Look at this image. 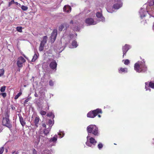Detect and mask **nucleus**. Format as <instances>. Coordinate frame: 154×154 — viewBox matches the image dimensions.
I'll list each match as a JSON object with an SVG mask.
<instances>
[{"mask_svg":"<svg viewBox=\"0 0 154 154\" xmlns=\"http://www.w3.org/2000/svg\"><path fill=\"white\" fill-rule=\"evenodd\" d=\"M48 124L49 126H52L54 124V122L51 119H49L48 121Z\"/></svg>","mask_w":154,"mask_h":154,"instance_id":"c85d7f7f","label":"nucleus"},{"mask_svg":"<svg viewBox=\"0 0 154 154\" xmlns=\"http://www.w3.org/2000/svg\"><path fill=\"white\" fill-rule=\"evenodd\" d=\"M11 109L13 110H14L15 109V107L13 106L11 107Z\"/></svg>","mask_w":154,"mask_h":154,"instance_id":"8fccbe9b","label":"nucleus"},{"mask_svg":"<svg viewBox=\"0 0 154 154\" xmlns=\"http://www.w3.org/2000/svg\"><path fill=\"white\" fill-rule=\"evenodd\" d=\"M129 49V45H127L125 44L124 46L122 47V51L123 53V57H124V55H126V53L128 51Z\"/></svg>","mask_w":154,"mask_h":154,"instance_id":"9d476101","label":"nucleus"},{"mask_svg":"<svg viewBox=\"0 0 154 154\" xmlns=\"http://www.w3.org/2000/svg\"><path fill=\"white\" fill-rule=\"evenodd\" d=\"M149 82H147L145 83V84L147 85L149 84V86L152 88H154V82L153 81H151L149 82Z\"/></svg>","mask_w":154,"mask_h":154,"instance_id":"2eb2a0df","label":"nucleus"},{"mask_svg":"<svg viewBox=\"0 0 154 154\" xmlns=\"http://www.w3.org/2000/svg\"><path fill=\"white\" fill-rule=\"evenodd\" d=\"M64 27V25L63 24H61L58 27V30L60 31H61Z\"/></svg>","mask_w":154,"mask_h":154,"instance_id":"412c9836","label":"nucleus"},{"mask_svg":"<svg viewBox=\"0 0 154 154\" xmlns=\"http://www.w3.org/2000/svg\"><path fill=\"white\" fill-rule=\"evenodd\" d=\"M88 137H87V140L86 142V144L88 146L91 147L92 145L94 146L97 143V141L93 137H90L89 140H88Z\"/></svg>","mask_w":154,"mask_h":154,"instance_id":"39448f33","label":"nucleus"},{"mask_svg":"<svg viewBox=\"0 0 154 154\" xmlns=\"http://www.w3.org/2000/svg\"><path fill=\"white\" fill-rule=\"evenodd\" d=\"M19 119L20 121V124L23 127L26 125V122L23 119V118L22 116L20 115V116H19Z\"/></svg>","mask_w":154,"mask_h":154,"instance_id":"4468645a","label":"nucleus"},{"mask_svg":"<svg viewBox=\"0 0 154 154\" xmlns=\"http://www.w3.org/2000/svg\"><path fill=\"white\" fill-rule=\"evenodd\" d=\"M34 96L35 97H38V95L36 92H35V93L34 94Z\"/></svg>","mask_w":154,"mask_h":154,"instance_id":"49530a36","label":"nucleus"},{"mask_svg":"<svg viewBox=\"0 0 154 154\" xmlns=\"http://www.w3.org/2000/svg\"><path fill=\"white\" fill-rule=\"evenodd\" d=\"M5 151H6V152H8V149H5Z\"/></svg>","mask_w":154,"mask_h":154,"instance_id":"864d4df0","label":"nucleus"},{"mask_svg":"<svg viewBox=\"0 0 154 154\" xmlns=\"http://www.w3.org/2000/svg\"><path fill=\"white\" fill-rule=\"evenodd\" d=\"M23 56H24L25 57V55H23Z\"/></svg>","mask_w":154,"mask_h":154,"instance_id":"13d9d810","label":"nucleus"},{"mask_svg":"<svg viewBox=\"0 0 154 154\" xmlns=\"http://www.w3.org/2000/svg\"><path fill=\"white\" fill-rule=\"evenodd\" d=\"M57 66V63L55 60H53L51 62L49 65L50 68L54 71L56 70Z\"/></svg>","mask_w":154,"mask_h":154,"instance_id":"6e6552de","label":"nucleus"},{"mask_svg":"<svg viewBox=\"0 0 154 154\" xmlns=\"http://www.w3.org/2000/svg\"><path fill=\"white\" fill-rule=\"evenodd\" d=\"M152 9V8L151 9V11L150 12V14L152 17H154V8H153V10Z\"/></svg>","mask_w":154,"mask_h":154,"instance_id":"f704fd0d","label":"nucleus"},{"mask_svg":"<svg viewBox=\"0 0 154 154\" xmlns=\"http://www.w3.org/2000/svg\"><path fill=\"white\" fill-rule=\"evenodd\" d=\"M49 84L51 86H52L54 85V82L52 80H51L49 82Z\"/></svg>","mask_w":154,"mask_h":154,"instance_id":"58836bf2","label":"nucleus"},{"mask_svg":"<svg viewBox=\"0 0 154 154\" xmlns=\"http://www.w3.org/2000/svg\"><path fill=\"white\" fill-rule=\"evenodd\" d=\"M96 16L98 18H100L101 20V21H105V18L103 16L102 13L99 12H97L96 14Z\"/></svg>","mask_w":154,"mask_h":154,"instance_id":"9b49d317","label":"nucleus"},{"mask_svg":"<svg viewBox=\"0 0 154 154\" xmlns=\"http://www.w3.org/2000/svg\"><path fill=\"white\" fill-rule=\"evenodd\" d=\"M130 61L128 59L125 60L124 62V64L126 65H128Z\"/></svg>","mask_w":154,"mask_h":154,"instance_id":"72a5a7b5","label":"nucleus"},{"mask_svg":"<svg viewBox=\"0 0 154 154\" xmlns=\"http://www.w3.org/2000/svg\"><path fill=\"white\" fill-rule=\"evenodd\" d=\"M148 3L150 6L154 5V0H151L149 1Z\"/></svg>","mask_w":154,"mask_h":154,"instance_id":"b1692460","label":"nucleus"},{"mask_svg":"<svg viewBox=\"0 0 154 154\" xmlns=\"http://www.w3.org/2000/svg\"><path fill=\"white\" fill-rule=\"evenodd\" d=\"M39 93H40V94H41H41H42V92H40H40H39Z\"/></svg>","mask_w":154,"mask_h":154,"instance_id":"4d7b16f0","label":"nucleus"},{"mask_svg":"<svg viewBox=\"0 0 154 154\" xmlns=\"http://www.w3.org/2000/svg\"><path fill=\"white\" fill-rule=\"evenodd\" d=\"M40 120V118L39 117H36L34 121L35 126L36 128H37L38 126V123Z\"/></svg>","mask_w":154,"mask_h":154,"instance_id":"ddd939ff","label":"nucleus"},{"mask_svg":"<svg viewBox=\"0 0 154 154\" xmlns=\"http://www.w3.org/2000/svg\"><path fill=\"white\" fill-rule=\"evenodd\" d=\"M5 117H4L3 118L2 125L10 129L12 127V125L10 122L9 119V115H8V113L7 112L5 114Z\"/></svg>","mask_w":154,"mask_h":154,"instance_id":"20e7f679","label":"nucleus"},{"mask_svg":"<svg viewBox=\"0 0 154 154\" xmlns=\"http://www.w3.org/2000/svg\"><path fill=\"white\" fill-rule=\"evenodd\" d=\"M140 17L142 18L143 17H144L145 16L146 14V12L145 11L143 12H140Z\"/></svg>","mask_w":154,"mask_h":154,"instance_id":"bb28decb","label":"nucleus"},{"mask_svg":"<svg viewBox=\"0 0 154 154\" xmlns=\"http://www.w3.org/2000/svg\"><path fill=\"white\" fill-rule=\"evenodd\" d=\"M103 144L101 143H99L97 145L98 148L100 149L102 148L103 147Z\"/></svg>","mask_w":154,"mask_h":154,"instance_id":"473e14b6","label":"nucleus"},{"mask_svg":"<svg viewBox=\"0 0 154 154\" xmlns=\"http://www.w3.org/2000/svg\"><path fill=\"white\" fill-rule=\"evenodd\" d=\"M70 24H74L73 23V21L72 20H71V21L70 22Z\"/></svg>","mask_w":154,"mask_h":154,"instance_id":"09e8293b","label":"nucleus"},{"mask_svg":"<svg viewBox=\"0 0 154 154\" xmlns=\"http://www.w3.org/2000/svg\"><path fill=\"white\" fill-rule=\"evenodd\" d=\"M22 93L21 92L18 93L17 95H16L14 99L16 100L22 94Z\"/></svg>","mask_w":154,"mask_h":154,"instance_id":"5701e85b","label":"nucleus"},{"mask_svg":"<svg viewBox=\"0 0 154 154\" xmlns=\"http://www.w3.org/2000/svg\"><path fill=\"white\" fill-rule=\"evenodd\" d=\"M30 100V99L29 98H27V99H26L24 102V103L26 104V103Z\"/></svg>","mask_w":154,"mask_h":154,"instance_id":"a19ab883","label":"nucleus"},{"mask_svg":"<svg viewBox=\"0 0 154 154\" xmlns=\"http://www.w3.org/2000/svg\"><path fill=\"white\" fill-rule=\"evenodd\" d=\"M45 44H46L44 42H43L42 41L41 42L40 45L44 46V45Z\"/></svg>","mask_w":154,"mask_h":154,"instance_id":"c03bdc74","label":"nucleus"},{"mask_svg":"<svg viewBox=\"0 0 154 154\" xmlns=\"http://www.w3.org/2000/svg\"><path fill=\"white\" fill-rule=\"evenodd\" d=\"M119 73H121L122 72H127V69L126 68H120L119 69Z\"/></svg>","mask_w":154,"mask_h":154,"instance_id":"dca6fc26","label":"nucleus"},{"mask_svg":"<svg viewBox=\"0 0 154 154\" xmlns=\"http://www.w3.org/2000/svg\"><path fill=\"white\" fill-rule=\"evenodd\" d=\"M42 126L43 127H44L45 128H46V125L45 124V123L42 124Z\"/></svg>","mask_w":154,"mask_h":154,"instance_id":"de8ad7c7","label":"nucleus"},{"mask_svg":"<svg viewBox=\"0 0 154 154\" xmlns=\"http://www.w3.org/2000/svg\"><path fill=\"white\" fill-rule=\"evenodd\" d=\"M57 29H54L53 30L52 32L51 33V36L50 37V41L51 42L53 43L57 35Z\"/></svg>","mask_w":154,"mask_h":154,"instance_id":"0eeeda50","label":"nucleus"},{"mask_svg":"<svg viewBox=\"0 0 154 154\" xmlns=\"http://www.w3.org/2000/svg\"><path fill=\"white\" fill-rule=\"evenodd\" d=\"M63 9L64 11L69 13L71 11V8L69 5H66L64 7Z\"/></svg>","mask_w":154,"mask_h":154,"instance_id":"f8f14e48","label":"nucleus"},{"mask_svg":"<svg viewBox=\"0 0 154 154\" xmlns=\"http://www.w3.org/2000/svg\"><path fill=\"white\" fill-rule=\"evenodd\" d=\"M21 8L23 10L25 11L28 9V8L27 6L24 5H22L21 7Z\"/></svg>","mask_w":154,"mask_h":154,"instance_id":"393cba45","label":"nucleus"},{"mask_svg":"<svg viewBox=\"0 0 154 154\" xmlns=\"http://www.w3.org/2000/svg\"><path fill=\"white\" fill-rule=\"evenodd\" d=\"M144 22H145V21H144L143 20V21L142 22V23H143V24L144 25Z\"/></svg>","mask_w":154,"mask_h":154,"instance_id":"603ef678","label":"nucleus"},{"mask_svg":"<svg viewBox=\"0 0 154 154\" xmlns=\"http://www.w3.org/2000/svg\"><path fill=\"white\" fill-rule=\"evenodd\" d=\"M102 113V112L101 109H97L89 112L87 114V117L88 118H93L97 116L99 118H100L101 116L100 114H101Z\"/></svg>","mask_w":154,"mask_h":154,"instance_id":"f03ea898","label":"nucleus"},{"mask_svg":"<svg viewBox=\"0 0 154 154\" xmlns=\"http://www.w3.org/2000/svg\"><path fill=\"white\" fill-rule=\"evenodd\" d=\"M6 89V86H3L0 89V91L2 92H4Z\"/></svg>","mask_w":154,"mask_h":154,"instance_id":"7c9ffc66","label":"nucleus"},{"mask_svg":"<svg viewBox=\"0 0 154 154\" xmlns=\"http://www.w3.org/2000/svg\"><path fill=\"white\" fill-rule=\"evenodd\" d=\"M26 60L22 57H20L17 60V65L18 67H22L23 64L26 62Z\"/></svg>","mask_w":154,"mask_h":154,"instance_id":"423d86ee","label":"nucleus"},{"mask_svg":"<svg viewBox=\"0 0 154 154\" xmlns=\"http://www.w3.org/2000/svg\"><path fill=\"white\" fill-rule=\"evenodd\" d=\"M2 19L1 17H0V22H1V20H2Z\"/></svg>","mask_w":154,"mask_h":154,"instance_id":"5fc2aeb1","label":"nucleus"},{"mask_svg":"<svg viewBox=\"0 0 154 154\" xmlns=\"http://www.w3.org/2000/svg\"><path fill=\"white\" fill-rule=\"evenodd\" d=\"M14 0H11L10 2H9L8 4V7H10L11 5L13 4H14Z\"/></svg>","mask_w":154,"mask_h":154,"instance_id":"c9c22d12","label":"nucleus"},{"mask_svg":"<svg viewBox=\"0 0 154 154\" xmlns=\"http://www.w3.org/2000/svg\"><path fill=\"white\" fill-rule=\"evenodd\" d=\"M57 136L56 135H55L54 137L51 138L50 140V142H55L57 141Z\"/></svg>","mask_w":154,"mask_h":154,"instance_id":"a211bd4d","label":"nucleus"},{"mask_svg":"<svg viewBox=\"0 0 154 154\" xmlns=\"http://www.w3.org/2000/svg\"><path fill=\"white\" fill-rule=\"evenodd\" d=\"M37 58V55L36 54H34V55L32 61H35Z\"/></svg>","mask_w":154,"mask_h":154,"instance_id":"cd10ccee","label":"nucleus"},{"mask_svg":"<svg viewBox=\"0 0 154 154\" xmlns=\"http://www.w3.org/2000/svg\"><path fill=\"white\" fill-rule=\"evenodd\" d=\"M87 130L88 133L92 134L95 136L98 135V128L95 125H91L88 126L87 127Z\"/></svg>","mask_w":154,"mask_h":154,"instance_id":"7ed1b4c3","label":"nucleus"},{"mask_svg":"<svg viewBox=\"0 0 154 154\" xmlns=\"http://www.w3.org/2000/svg\"><path fill=\"white\" fill-rule=\"evenodd\" d=\"M15 152V151H14V152H12V154L14 153Z\"/></svg>","mask_w":154,"mask_h":154,"instance_id":"6e6d98bb","label":"nucleus"},{"mask_svg":"<svg viewBox=\"0 0 154 154\" xmlns=\"http://www.w3.org/2000/svg\"><path fill=\"white\" fill-rule=\"evenodd\" d=\"M14 4H15L16 5H17L18 4V3L17 2H14Z\"/></svg>","mask_w":154,"mask_h":154,"instance_id":"3c124183","label":"nucleus"},{"mask_svg":"<svg viewBox=\"0 0 154 154\" xmlns=\"http://www.w3.org/2000/svg\"><path fill=\"white\" fill-rule=\"evenodd\" d=\"M134 69L135 70L138 72H145L147 70V67L144 62L136 63L134 66Z\"/></svg>","mask_w":154,"mask_h":154,"instance_id":"f257e3e1","label":"nucleus"},{"mask_svg":"<svg viewBox=\"0 0 154 154\" xmlns=\"http://www.w3.org/2000/svg\"><path fill=\"white\" fill-rule=\"evenodd\" d=\"M16 30L18 32H22V27L21 26H18L16 28Z\"/></svg>","mask_w":154,"mask_h":154,"instance_id":"4be33fe9","label":"nucleus"},{"mask_svg":"<svg viewBox=\"0 0 154 154\" xmlns=\"http://www.w3.org/2000/svg\"><path fill=\"white\" fill-rule=\"evenodd\" d=\"M47 38H48L47 36H45L43 37V40L42 41L46 43L47 42Z\"/></svg>","mask_w":154,"mask_h":154,"instance_id":"a878e982","label":"nucleus"},{"mask_svg":"<svg viewBox=\"0 0 154 154\" xmlns=\"http://www.w3.org/2000/svg\"><path fill=\"white\" fill-rule=\"evenodd\" d=\"M40 114L42 116H44L46 114V112L45 111L42 110L40 112Z\"/></svg>","mask_w":154,"mask_h":154,"instance_id":"e433bc0d","label":"nucleus"},{"mask_svg":"<svg viewBox=\"0 0 154 154\" xmlns=\"http://www.w3.org/2000/svg\"><path fill=\"white\" fill-rule=\"evenodd\" d=\"M44 46L40 45L39 48V50L40 51H42L44 49Z\"/></svg>","mask_w":154,"mask_h":154,"instance_id":"4c0bfd02","label":"nucleus"},{"mask_svg":"<svg viewBox=\"0 0 154 154\" xmlns=\"http://www.w3.org/2000/svg\"><path fill=\"white\" fill-rule=\"evenodd\" d=\"M122 5H120V4H119L118 3H116L114 4L113 6V8L116 9H118L119 8L121 7Z\"/></svg>","mask_w":154,"mask_h":154,"instance_id":"f3484780","label":"nucleus"},{"mask_svg":"<svg viewBox=\"0 0 154 154\" xmlns=\"http://www.w3.org/2000/svg\"><path fill=\"white\" fill-rule=\"evenodd\" d=\"M32 154H37V152L36 150L34 149H33Z\"/></svg>","mask_w":154,"mask_h":154,"instance_id":"79ce46f5","label":"nucleus"},{"mask_svg":"<svg viewBox=\"0 0 154 154\" xmlns=\"http://www.w3.org/2000/svg\"><path fill=\"white\" fill-rule=\"evenodd\" d=\"M3 97L5 98L6 96V94L5 93H2L1 94Z\"/></svg>","mask_w":154,"mask_h":154,"instance_id":"ea45409f","label":"nucleus"},{"mask_svg":"<svg viewBox=\"0 0 154 154\" xmlns=\"http://www.w3.org/2000/svg\"><path fill=\"white\" fill-rule=\"evenodd\" d=\"M5 149V148L4 146L0 148V154H2Z\"/></svg>","mask_w":154,"mask_h":154,"instance_id":"2f4dec72","label":"nucleus"},{"mask_svg":"<svg viewBox=\"0 0 154 154\" xmlns=\"http://www.w3.org/2000/svg\"><path fill=\"white\" fill-rule=\"evenodd\" d=\"M53 115V114L52 112H50V113H48L47 114V116H49V117H50V116H52Z\"/></svg>","mask_w":154,"mask_h":154,"instance_id":"a18cd8bd","label":"nucleus"},{"mask_svg":"<svg viewBox=\"0 0 154 154\" xmlns=\"http://www.w3.org/2000/svg\"><path fill=\"white\" fill-rule=\"evenodd\" d=\"M74 29L76 31H79V28L78 26H77V27H75L74 28V29Z\"/></svg>","mask_w":154,"mask_h":154,"instance_id":"37998d69","label":"nucleus"},{"mask_svg":"<svg viewBox=\"0 0 154 154\" xmlns=\"http://www.w3.org/2000/svg\"><path fill=\"white\" fill-rule=\"evenodd\" d=\"M85 22V23L89 25L95 24L94 19L92 18H87Z\"/></svg>","mask_w":154,"mask_h":154,"instance_id":"1a4fd4ad","label":"nucleus"},{"mask_svg":"<svg viewBox=\"0 0 154 154\" xmlns=\"http://www.w3.org/2000/svg\"><path fill=\"white\" fill-rule=\"evenodd\" d=\"M50 130L48 129L45 128L43 131V132L45 135L47 136Z\"/></svg>","mask_w":154,"mask_h":154,"instance_id":"6ab92c4d","label":"nucleus"},{"mask_svg":"<svg viewBox=\"0 0 154 154\" xmlns=\"http://www.w3.org/2000/svg\"><path fill=\"white\" fill-rule=\"evenodd\" d=\"M72 45L73 47L76 48L78 46L77 42L75 40L73 41L72 43Z\"/></svg>","mask_w":154,"mask_h":154,"instance_id":"aec40b11","label":"nucleus"},{"mask_svg":"<svg viewBox=\"0 0 154 154\" xmlns=\"http://www.w3.org/2000/svg\"><path fill=\"white\" fill-rule=\"evenodd\" d=\"M5 72L3 69H0V77L3 75Z\"/></svg>","mask_w":154,"mask_h":154,"instance_id":"c756f323","label":"nucleus"}]
</instances>
